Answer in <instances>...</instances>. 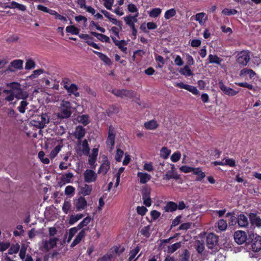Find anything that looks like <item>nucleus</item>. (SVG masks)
I'll list each match as a JSON object with an SVG mask.
<instances>
[{
    "label": "nucleus",
    "instance_id": "obj_40",
    "mask_svg": "<svg viewBox=\"0 0 261 261\" xmlns=\"http://www.w3.org/2000/svg\"><path fill=\"white\" fill-rule=\"evenodd\" d=\"M61 146L60 145H57L50 152L49 157L51 159L55 158L58 153L60 151Z\"/></svg>",
    "mask_w": 261,
    "mask_h": 261
},
{
    "label": "nucleus",
    "instance_id": "obj_42",
    "mask_svg": "<svg viewBox=\"0 0 261 261\" xmlns=\"http://www.w3.org/2000/svg\"><path fill=\"white\" fill-rule=\"evenodd\" d=\"M38 158L43 164H48L49 163V159L45 157V153L43 151L39 152Z\"/></svg>",
    "mask_w": 261,
    "mask_h": 261
},
{
    "label": "nucleus",
    "instance_id": "obj_11",
    "mask_svg": "<svg viewBox=\"0 0 261 261\" xmlns=\"http://www.w3.org/2000/svg\"><path fill=\"white\" fill-rule=\"evenodd\" d=\"M234 239L235 242L238 244H243L247 240V235L245 231L242 230H238L234 232Z\"/></svg>",
    "mask_w": 261,
    "mask_h": 261
},
{
    "label": "nucleus",
    "instance_id": "obj_51",
    "mask_svg": "<svg viewBox=\"0 0 261 261\" xmlns=\"http://www.w3.org/2000/svg\"><path fill=\"white\" fill-rule=\"evenodd\" d=\"M180 170L184 173H189L193 172V173H195V169L187 166H182L180 167Z\"/></svg>",
    "mask_w": 261,
    "mask_h": 261
},
{
    "label": "nucleus",
    "instance_id": "obj_13",
    "mask_svg": "<svg viewBox=\"0 0 261 261\" xmlns=\"http://www.w3.org/2000/svg\"><path fill=\"white\" fill-rule=\"evenodd\" d=\"M219 87L225 94L230 96H234L238 93V91H237L231 88L227 87L222 82L219 83Z\"/></svg>",
    "mask_w": 261,
    "mask_h": 261
},
{
    "label": "nucleus",
    "instance_id": "obj_5",
    "mask_svg": "<svg viewBox=\"0 0 261 261\" xmlns=\"http://www.w3.org/2000/svg\"><path fill=\"white\" fill-rule=\"evenodd\" d=\"M58 241V239L55 237L50 238L48 241L43 240L40 243V247L42 251H48L56 246Z\"/></svg>",
    "mask_w": 261,
    "mask_h": 261
},
{
    "label": "nucleus",
    "instance_id": "obj_62",
    "mask_svg": "<svg viewBox=\"0 0 261 261\" xmlns=\"http://www.w3.org/2000/svg\"><path fill=\"white\" fill-rule=\"evenodd\" d=\"M119 49L124 53H126L127 47L125 46V43L124 40H120L116 45Z\"/></svg>",
    "mask_w": 261,
    "mask_h": 261
},
{
    "label": "nucleus",
    "instance_id": "obj_4",
    "mask_svg": "<svg viewBox=\"0 0 261 261\" xmlns=\"http://www.w3.org/2000/svg\"><path fill=\"white\" fill-rule=\"evenodd\" d=\"M75 151L80 155L82 154L88 155L90 151V147L87 140L77 141L75 147Z\"/></svg>",
    "mask_w": 261,
    "mask_h": 261
},
{
    "label": "nucleus",
    "instance_id": "obj_41",
    "mask_svg": "<svg viewBox=\"0 0 261 261\" xmlns=\"http://www.w3.org/2000/svg\"><path fill=\"white\" fill-rule=\"evenodd\" d=\"M71 204L69 201H65L62 206V211L65 214H67L70 211Z\"/></svg>",
    "mask_w": 261,
    "mask_h": 261
},
{
    "label": "nucleus",
    "instance_id": "obj_35",
    "mask_svg": "<svg viewBox=\"0 0 261 261\" xmlns=\"http://www.w3.org/2000/svg\"><path fill=\"white\" fill-rule=\"evenodd\" d=\"M209 62L210 63H215L218 65H220L222 59L219 58L216 55H210L208 56Z\"/></svg>",
    "mask_w": 261,
    "mask_h": 261
},
{
    "label": "nucleus",
    "instance_id": "obj_14",
    "mask_svg": "<svg viewBox=\"0 0 261 261\" xmlns=\"http://www.w3.org/2000/svg\"><path fill=\"white\" fill-rule=\"evenodd\" d=\"M115 135L114 133L113 129L110 127L109 130V135L107 140V145L110 147L112 150L114 147Z\"/></svg>",
    "mask_w": 261,
    "mask_h": 261
},
{
    "label": "nucleus",
    "instance_id": "obj_60",
    "mask_svg": "<svg viewBox=\"0 0 261 261\" xmlns=\"http://www.w3.org/2000/svg\"><path fill=\"white\" fill-rule=\"evenodd\" d=\"M124 248L123 247L115 246L113 248V250L112 251L113 253H112V254L113 255L114 253H115L116 254H120L121 253H122L124 251Z\"/></svg>",
    "mask_w": 261,
    "mask_h": 261
},
{
    "label": "nucleus",
    "instance_id": "obj_8",
    "mask_svg": "<svg viewBox=\"0 0 261 261\" xmlns=\"http://www.w3.org/2000/svg\"><path fill=\"white\" fill-rule=\"evenodd\" d=\"M74 205L76 211L84 210L88 205L87 201L84 196H80L74 200Z\"/></svg>",
    "mask_w": 261,
    "mask_h": 261
},
{
    "label": "nucleus",
    "instance_id": "obj_47",
    "mask_svg": "<svg viewBox=\"0 0 261 261\" xmlns=\"http://www.w3.org/2000/svg\"><path fill=\"white\" fill-rule=\"evenodd\" d=\"M227 227V223L226 221L223 219H221L218 221V227L222 231L225 230Z\"/></svg>",
    "mask_w": 261,
    "mask_h": 261
},
{
    "label": "nucleus",
    "instance_id": "obj_48",
    "mask_svg": "<svg viewBox=\"0 0 261 261\" xmlns=\"http://www.w3.org/2000/svg\"><path fill=\"white\" fill-rule=\"evenodd\" d=\"M170 150L167 147H163L161 150V156L164 159H167L170 153Z\"/></svg>",
    "mask_w": 261,
    "mask_h": 261
},
{
    "label": "nucleus",
    "instance_id": "obj_54",
    "mask_svg": "<svg viewBox=\"0 0 261 261\" xmlns=\"http://www.w3.org/2000/svg\"><path fill=\"white\" fill-rule=\"evenodd\" d=\"M104 2V6L109 10L112 9V6L114 2V0H102Z\"/></svg>",
    "mask_w": 261,
    "mask_h": 261
},
{
    "label": "nucleus",
    "instance_id": "obj_44",
    "mask_svg": "<svg viewBox=\"0 0 261 261\" xmlns=\"http://www.w3.org/2000/svg\"><path fill=\"white\" fill-rule=\"evenodd\" d=\"M224 161L225 166H229L230 167H234L236 165V161L233 159L225 158Z\"/></svg>",
    "mask_w": 261,
    "mask_h": 261
},
{
    "label": "nucleus",
    "instance_id": "obj_27",
    "mask_svg": "<svg viewBox=\"0 0 261 261\" xmlns=\"http://www.w3.org/2000/svg\"><path fill=\"white\" fill-rule=\"evenodd\" d=\"M181 246V242H177L167 246V251L168 253H173Z\"/></svg>",
    "mask_w": 261,
    "mask_h": 261
},
{
    "label": "nucleus",
    "instance_id": "obj_28",
    "mask_svg": "<svg viewBox=\"0 0 261 261\" xmlns=\"http://www.w3.org/2000/svg\"><path fill=\"white\" fill-rule=\"evenodd\" d=\"M144 127L147 129L153 130L156 128L158 126L157 122L155 120H152L146 122L144 124Z\"/></svg>",
    "mask_w": 261,
    "mask_h": 261
},
{
    "label": "nucleus",
    "instance_id": "obj_38",
    "mask_svg": "<svg viewBox=\"0 0 261 261\" xmlns=\"http://www.w3.org/2000/svg\"><path fill=\"white\" fill-rule=\"evenodd\" d=\"M66 31L72 35H78L80 32V29L74 25H69L66 28Z\"/></svg>",
    "mask_w": 261,
    "mask_h": 261
},
{
    "label": "nucleus",
    "instance_id": "obj_3",
    "mask_svg": "<svg viewBox=\"0 0 261 261\" xmlns=\"http://www.w3.org/2000/svg\"><path fill=\"white\" fill-rule=\"evenodd\" d=\"M71 107L68 101L63 100L60 105V112L57 113L58 118L61 119L69 118L71 114Z\"/></svg>",
    "mask_w": 261,
    "mask_h": 261
},
{
    "label": "nucleus",
    "instance_id": "obj_55",
    "mask_svg": "<svg viewBox=\"0 0 261 261\" xmlns=\"http://www.w3.org/2000/svg\"><path fill=\"white\" fill-rule=\"evenodd\" d=\"M150 227L149 225L144 227L141 230V234L146 237H149L150 236Z\"/></svg>",
    "mask_w": 261,
    "mask_h": 261
},
{
    "label": "nucleus",
    "instance_id": "obj_19",
    "mask_svg": "<svg viewBox=\"0 0 261 261\" xmlns=\"http://www.w3.org/2000/svg\"><path fill=\"white\" fill-rule=\"evenodd\" d=\"M175 167L174 165H171V170L166 172V174L163 177V179L170 180L171 178L177 179L178 178V175L175 172Z\"/></svg>",
    "mask_w": 261,
    "mask_h": 261
},
{
    "label": "nucleus",
    "instance_id": "obj_29",
    "mask_svg": "<svg viewBox=\"0 0 261 261\" xmlns=\"http://www.w3.org/2000/svg\"><path fill=\"white\" fill-rule=\"evenodd\" d=\"M91 33L95 37L97 38V39L105 42H109L110 38L109 37L105 35H103L102 34H99L94 32H91Z\"/></svg>",
    "mask_w": 261,
    "mask_h": 261
},
{
    "label": "nucleus",
    "instance_id": "obj_33",
    "mask_svg": "<svg viewBox=\"0 0 261 261\" xmlns=\"http://www.w3.org/2000/svg\"><path fill=\"white\" fill-rule=\"evenodd\" d=\"M92 191V188L91 186H89L88 185L85 184L84 185L83 187H81V193L84 196H87L89 195Z\"/></svg>",
    "mask_w": 261,
    "mask_h": 261
},
{
    "label": "nucleus",
    "instance_id": "obj_12",
    "mask_svg": "<svg viewBox=\"0 0 261 261\" xmlns=\"http://www.w3.org/2000/svg\"><path fill=\"white\" fill-rule=\"evenodd\" d=\"M206 245L208 248H214L218 243L217 237L213 233H209L206 236Z\"/></svg>",
    "mask_w": 261,
    "mask_h": 261
},
{
    "label": "nucleus",
    "instance_id": "obj_45",
    "mask_svg": "<svg viewBox=\"0 0 261 261\" xmlns=\"http://www.w3.org/2000/svg\"><path fill=\"white\" fill-rule=\"evenodd\" d=\"M35 63L32 59H28L27 60L25 65V69L26 70H30L31 69L34 68L35 67Z\"/></svg>",
    "mask_w": 261,
    "mask_h": 261
},
{
    "label": "nucleus",
    "instance_id": "obj_59",
    "mask_svg": "<svg viewBox=\"0 0 261 261\" xmlns=\"http://www.w3.org/2000/svg\"><path fill=\"white\" fill-rule=\"evenodd\" d=\"M114 258V255L112 254H107L104 255L101 258L98 259L97 261H112Z\"/></svg>",
    "mask_w": 261,
    "mask_h": 261
},
{
    "label": "nucleus",
    "instance_id": "obj_53",
    "mask_svg": "<svg viewBox=\"0 0 261 261\" xmlns=\"http://www.w3.org/2000/svg\"><path fill=\"white\" fill-rule=\"evenodd\" d=\"M75 189L71 186H68L65 189V194L66 195H73L74 193Z\"/></svg>",
    "mask_w": 261,
    "mask_h": 261
},
{
    "label": "nucleus",
    "instance_id": "obj_22",
    "mask_svg": "<svg viewBox=\"0 0 261 261\" xmlns=\"http://www.w3.org/2000/svg\"><path fill=\"white\" fill-rule=\"evenodd\" d=\"M238 224L241 227H246L248 224V218L244 214H240L238 217Z\"/></svg>",
    "mask_w": 261,
    "mask_h": 261
},
{
    "label": "nucleus",
    "instance_id": "obj_20",
    "mask_svg": "<svg viewBox=\"0 0 261 261\" xmlns=\"http://www.w3.org/2000/svg\"><path fill=\"white\" fill-rule=\"evenodd\" d=\"M110 168V163L108 160H105L100 165L98 173L105 175Z\"/></svg>",
    "mask_w": 261,
    "mask_h": 261
},
{
    "label": "nucleus",
    "instance_id": "obj_32",
    "mask_svg": "<svg viewBox=\"0 0 261 261\" xmlns=\"http://www.w3.org/2000/svg\"><path fill=\"white\" fill-rule=\"evenodd\" d=\"M140 251V248L139 247H136L133 250H132L129 252V257L128 258V261H136L138 259V257L135 259L136 255Z\"/></svg>",
    "mask_w": 261,
    "mask_h": 261
},
{
    "label": "nucleus",
    "instance_id": "obj_1",
    "mask_svg": "<svg viewBox=\"0 0 261 261\" xmlns=\"http://www.w3.org/2000/svg\"><path fill=\"white\" fill-rule=\"evenodd\" d=\"M7 89H5L3 92L6 94L5 100L12 103L14 98L17 100H21L19 103L17 110L19 113L24 114L29 102L27 101L29 94L28 91L21 88V85L17 82H12L7 84Z\"/></svg>",
    "mask_w": 261,
    "mask_h": 261
},
{
    "label": "nucleus",
    "instance_id": "obj_50",
    "mask_svg": "<svg viewBox=\"0 0 261 261\" xmlns=\"http://www.w3.org/2000/svg\"><path fill=\"white\" fill-rule=\"evenodd\" d=\"M222 12L226 15H232L236 14L238 11L235 9L225 8Z\"/></svg>",
    "mask_w": 261,
    "mask_h": 261
},
{
    "label": "nucleus",
    "instance_id": "obj_61",
    "mask_svg": "<svg viewBox=\"0 0 261 261\" xmlns=\"http://www.w3.org/2000/svg\"><path fill=\"white\" fill-rule=\"evenodd\" d=\"M181 156L180 153L179 152H175L171 156V160L173 162H177L180 159Z\"/></svg>",
    "mask_w": 261,
    "mask_h": 261
},
{
    "label": "nucleus",
    "instance_id": "obj_46",
    "mask_svg": "<svg viewBox=\"0 0 261 261\" xmlns=\"http://www.w3.org/2000/svg\"><path fill=\"white\" fill-rule=\"evenodd\" d=\"M179 72L184 75L190 76L192 74V71L189 67L187 65L185 66L183 68H181Z\"/></svg>",
    "mask_w": 261,
    "mask_h": 261
},
{
    "label": "nucleus",
    "instance_id": "obj_56",
    "mask_svg": "<svg viewBox=\"0 0 261 261\" xmlns=\"http://www.w3.org/2000/svg\"><path fill=\"white\" fill-rule=\"evenodd\" d=\"M85 90L86 92L89 95L90 97L94 98L96 97V94L95 92L89 87H85Z\"/></svg>",
    "mask_w": 261,
    "mask_h": 261
},
{
    "label": "nucleus",
    "instance_id": "obj_18",
    "mask_svg": "<svg viewBox=\"0 0 261 261\" xmlns=\"http://www.w3.org/2000/svg\"><path fill=\"white\" fill-rule=\"evenodd\" d=\"M64 88L67 91L70 95L73 94L75 97L80 96V93L77 92L78 87L74 84H71L70 86L64 85Z\"/></svg>",
    "mask_w": 261,
    "mask_h": 261
},
{
    "label": "nucleus",
    "instance_id": "obj_43",
    "mask_svg": "<svg viewBox=\"0 0 261 261\" xmlns=\"http://www.w3.org/2000/svg\"><path fill=\"white\" fill-rule=\"evenodd\" d=\"M20 246L18 244H16L11 246L9 249L8 253L9 254H13L17 253L19 250Z\"/></svg>",
    "mask_w": 261,
    "mask_h": 261
},
{
    "label": "nucleus",
    "instance_id": "obj_6",
    "mask_svg": "<svg viewBox=\"0 0 261 261\" xmlns=\"http://www.w3.org/2000/svg\"><path fill=\"white\" fill-rule=\"evenodd\" d=\"M250 60L249 53L247 51H242L237 56V63L242 66H245Z\"/></svg>",
    "mask_w": 261,
    "mask_h": 261
},
{
    "label": "nucleus",
    "instance_id": "obj_25",
    "mask_svg": "<svg viewBox=\"0 0 261 261\" xmlns=\"http://www.w3.org/2000/svg\"><path fill=\"white\" fill-rule=\"evenodd\" d=\"M98 150L97 148H93L92 152L89 156L88 162L91 166H94L96 158L98 155Z\"/></svg>",
    "mask_w": 261,
    "mask_h": 261
},
{
    "label": "nucleus",
    "instance_id": "obj_16",
    "mask_svg": "<svg viewBox=\"0 0 261 261\" xmlns=\"http://www.w3.org/2000/svg\"><path fill=\"white\" fill-rule=\"evenodd\" d=\"M251 247L252 251L258 252L261 249V237L256 236L252 240Z\"/></svg>",
    "mask_w": 261,
    "mask_h": 261
},
{
    "label": "nucleus",
    "instance_id": "obj_24",
    "mask_svg": "<svg viewBox=\"0 0 261 261\" xmlns=\"http://www.w3.org/2000/svg\"><path fill=\"white\" fill-rule=\"evenodd\" d=\"M85 236V229H82L76 237L71 244V247H73L78 244Z\"/></svg>",
    "mask_w": 261,
    "mask_h": 261
},
{
    "label": "nucleus",
    "instance_id": "obj_57",
    "mask_svg": "<svg viewBox=\"0 0 261 261\" xmlns=\"http://www.w3.org/2000/svg\"><path fill=\"white\" fill-rule=\"evenodd\" d=\"M235 84H236L240 87H242L247 88L250 90L253 89V85H252L247 82L235 83Z\"/></svg>",
    "mask_w": 261,
    "mask_h": 261
},
{
    "label": "nucleus",
    "instance_id": "obj_64",
    "mask_svg": "<svg viewBox=\"0 0 261 261\" xmlns=\"http://www.w3.org/2000/svg\"><path fill=\"white\" fill-rule=\"evenodd\" d=\"M189 254L188 251L186 250L184 253L181 255L179 260L180 261H189Z\"/></svg>",
    "mask_w": 261,
    "mask_h": 261
},
{
    "label": "nucleus",
    "instance_id": "obj_26",
    "mask_svg": "<svg viewBox=\"0 0 261 261\" xmlns=\"http://www.w3.org/2000/svg\"><path fill=\"white\" fill-rule=\"evenodd\" d=\"M250 219L252 225L257 227L261 226V219L256 215L251 214L250 215Z\"/></svg>",
    "mask_w": 261,
    "mask_h": 261
},
{
    "label": "nucleus",
    "instance_id": "obj_37",
    "mask_svg": "<svg viewBox=\"0 0 261 261\" xmlns=\"http://www.w3.org/2000/svg\"><path fill=\"white\" fill-rule=\"evenodd\" d=\"M73 174L71 172L65 173L62 175L61 177V180L64 182L69 183L71 182V180L73 177Z\"/></svg>",
    "mask_w": 261,
    "mask_h": 261
},
{
    "label": "nucleus",
    "instance_id": "obj_58",
    "mask_svg": "<svg viewBox=\"0 0 261 261\" xmlns=\"http://www.w3.org/2000/svg\"><path fill=\"white\" fill-rule=\"evenodd\" d=\"M43 70L41 69L35 70L33 72V73L30 76V77L32 79H35L38 77L39 75L43 73Z\"/></svg>",
    "mask_w": 261,
    "mask_h": 261
},
{
    "label": "nucleus",
    "instance_id": "obj_9",
    "mask_svg": "<svg viewBox=\"0 0 261 261\" xmlns=\"http://www.w3.org/2000/svg\"><path fill=\"white\" fill-rule=\"evenodd\" d=\"M84 177L86 182L90 183L96 180L97 175L93 170L87 169L84 173Z\"/></svg>",
    "mask_w": 261,
    "mask_h": 261
},
{
    "label": "nucleus",
    "instance_id": "obj_39",
    "mask_svg": "<svg viewBox=\"0 0 261 261\" xmlns=\"http://www.w3.org/2000/svg\"><path fill=\"white\" fill-rule=\"evenodd\" d=\"M91 219L89 216L85 218L77 225V227L79 229L86 226L91 221Z\"/></svg>",
    "mask_w": 261,
    "mask_h": 261
},
{
    "label": "nucleus",
    "instance_id": "obj_2",
    "mask_svg": "<svg viewBox=\"0 0 261 261\" xmlns=\"http://www.w3.org/2000/svg\"><path fill=\"white\" fill-rule=\"evenodd\" d=\"M49 117L46 113H43L40 115L35 117L31 120V123L32 125L38 128H43L49 122Z\"/></svg>",
    "mask_w": 261,
    "mask_h": 261
},
{
    "label": "nucleus",
    "instance_id": "obj_7",
    "mask_svg": "<svg viewBox=\"0 0 261 261\" xmlns=\"http://www.w3.org/2000/svg\"><path fill=\"white\" fill-rule=\"evenodd\" d=\"M112 93L115 96L121 98L124 97L127 98H132L135 96L136 95V93L134 91L125 89H115L112 90Z\"/></svg>",
    "mask_w": 261,
    "mask_h": 261
},
{
    "label": "nucleus",
    "instance_id": "obj_36",
    "mask_svg": "<svg viewBox=\"0 0 261 261\" xmlns=\"http://www.w3.org/2000/svg\"><path fill=\"white\" fill-rule=\"evenodd\" d=\"M162 10L159 8H156L152 9L150 11H148V14L150 17L152 18H155L159 16L161 13Z\"/></svg>",
    "mask_w": 261,
    "mask_h": 261
},
{
    "label": "nucleus",
    "instance_id": "obj_10",
    "mask_svg": "<svg viewBox=\"0 0 261 261\" xmlns=\"http://www.w3.org/2000/svg\"><path fill=\"white\" fill-rule=\"evenodd\" d=\"M23 61L20 59L14 60L12 61L7 70L10 72H15L16 70H21L23 68Z\"/></svg>",
    "mask_w": 261,
    "mask_h": 261
},
{
    "label": "nucleus",
    "instance_id": "obj_52",
    "mask_svg": "<svg viewBox=\"0 0 261 261\" xmlns=\"http://www.w3.org/2000/svg\"><path fill=\"white\" fill-rule=\"evenodd\" d=\"M37 9L39 10L42 11L43 12L49 13L50 14L52 15L53 13H54V10L49 9L46 7H45L41 5H38L37 6Z\"/></svg>",
    "mask_w": 261,
    "mask_h": 261
},
{
    "label": "nucleus",
    "instance_id": "obj_31",
    "mask_svg": "<svg viewBox=\"0 0 261 261\" xmlns=\"http://www.w3.org/2000/svg\"><path fill=\"white\" fill-rule=\"evenodd\" d=\"M207 19V16L204 13H199L197 14V21L199 22L201 25H204Z\"/></svg>",
    "mask_w": 261,
    "mask_h": 261
},
{
    "label": "nucleus",
    "instance_id": "obj_21",
    "mask_svg": "<svg viewBox=\"0 0 261 261\" xmlns=\"http://www.w3.org/2000/svg\"><path fill=\"white\" fill-rule=\"evenodd\" d=\"M137 176L139 179L140 183L145 184L151 179V176L146 173L142 172H139L137 173Z\"/></svg>",
    "mask_w": 261,
    "mask_h": 261
},
{
    "label": "nucleus",
    "instance_id": "obj_49",
    "mask_svg": "<svg viewBox=\"0 0 261 261\" xmlns=\"http://www.w3.org/2000/svg\"><path fill=\"white\" fill-rule=\"evenodd\" d=\"M176 14V11L174 9H171L166 11L164 17L166 19H169Z\"/></svg>",
    "mask_w": 261,
    "mask_h": 261
},
{
    "label": "nucleus",
    "instance_id": "obj_17",
    "mask_svg": "<svg viewBox=\"0 0 261 261\" xmlns=\"http://www.w3.org/2000/svg\"><path fill=\"white\" fill-rule=\"evenodd\" d=\"M5 8L12 9H17V10L21 11H25L27 10L26 6L18 3L15 1L10 2V5L5 6Z\"/></svg>",
    "mask_w": 261,
    "mask_h": 261
},
{
    "label": "nucleus",
    "instance_id": "obj_34",
    "mask_svg": "<svg viewBox=\"0 0 261 261\" xmlns=\"http://www.w3.org/2000/svg\"><path fill=\"white\" fill-rule=\"evenodd\" d=\"M93 53L98 56L99 58L107 64H110L111 63L110 59L105 55L98 52L97 51L93 50Z\"/></svg>",
    "mask_w": 261,
    "mask_h": 261
},
{
    "label": "nucleus",
    "instance_id": "obj_23",
    "mask_svg": "<svg viewBox=\"0 0 261 261\" xmlns=\"http://www.w3.org/2000/svg\"><path fill=\"white\" fill-rule=\"evenodd\" d=\"M164 210L166 212H173L177 210V204L173 202H168L164 206Z\"/></svg>",
    "mask_w": 261,
    "mask_h": 261
},
{
    "label": "nucleus",
    "instance_id": "obj_15",
    "mask_svg": "<svg viewBox=\"0 0 261 261\" xmlns=\"http://www.w3.org/2000/svg\"><path fill=\"white\" fill-rule=\"evenodd\" d=\"M85 129L83 126L79 125L75 128L73 135L78 141H80L85 136Z\"/></svg>",
    "mask_w": 261,
    "mask_h": 261
},
{
    "label": "nucleus",
    "instance_id": "obj_63",
    "mask_svg": "<svg viewBox=\"0 0 261 261\" xmlns=\"http://www.w3.org/2000/svg\"><path fill=\"white\" fill-rule=\"evenodd\" d=\"M123 151L120 149H117L115 155V160H116V161L120 162L121 160V158L123 156Z\"/></svg>",
    "mask_w": 261,
    "mask_h": 261
},
{
    "label": "nucleus",
    "instance_id": "obj_30",
    "mask_svg": "<svg viewBox=\"0 0 261 261\" xmlns=\"http://www.w3.org/2000/svg\"><path fill=\"white\" fill-rule=\"evenodd\" d=\"M84 217V215L82 214H77L76 215H72L70 216L69 219V224L70 225H73L79 220L82 219Z\"/></svg>",
    "mask_w": 261,
    "mask_h": 261
}]
</instances>
